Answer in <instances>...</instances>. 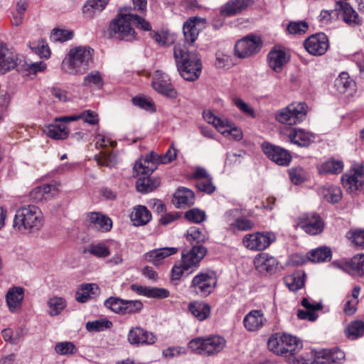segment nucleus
<instances>
[{
	"label": "nucleus",
	"mask_w": 364,
	"mask_h": 364,
	"mask_svg": "<svg viewBox=\"0 0 364 364\" xmlns=\"http://www.w3.org/2000/svg\"><path fill=\"white\" fill-rule=\"evenodd\" d=\"M206 253L207 249L203 245H194L190 251L182 253L181 264L186 270H193L198 267Z\"/></svg>",
	"instance_id": "15"
},
{
	"label": "nucleus",
	"mask_w": 364,
	"mask_h": 364,
	"mask_svg": "<svg viewBox=\"0 0 364 364\" xmlns=\"http://www.w3.org/2000/svg\"><path fill=\"white\" fill-rule=\"evenodd\" d=\"M100 292V287L95 283L81 284L75 294V299L78 302L85 303L92 296L98 295Z\"/></svg>",
	"instance_id": "28"
},
{
	"label": "nucleus",
	"mask_w": 364,
	"mask_h": 364,
	"mask_svg": "<svg viewBox=\"0 0 364 364\" xmlns=\"http://www.w3.org/2000/svg\"><path fill=\"white\" fill-rule=\"evenodd\" d=\"M205 213L199 209L193 208L187 211L185 217L187 220L195 223H200L205 220Z\"/></svg>",
	"instance_id": "61"
},
{
	"label": "nucleus",
	"mask_w": 364,
	"mask_h": 364,
	"mask_svg": "<svg viewBox=\"0 0 364 364\" xmlns=\"http://www.w3.org/2000/svg\"><path fill=\"white\" fill-rule=\"evenodd\" d=\"M73 37V32L70 30L54 28L50 34V41L55 43H63L71 40Z\"/></svg>",
	"instance_id": "52"
},
{
	"label": "nucleus",
	"mask_w": 364,
	"mask_h": 364,
	"mask_svg": "<svg viewBox=\"0 0 364 364\" xmlns=\"http://www.w3.org/2000/svg\"><path fill=\"white\" fill-rule=\"evenodd\" d=\"M30 48L41 58H48L50 56V50L44 40H41L38 43H31Z\"/></svg>",
	"instance_id": "54"
},
{
	"label": "nucleus",
	"mask_w": 364,
	"mask_h": 364,
	"mask_svg": "<svg viewBox=\"0 0 364 364\" xmlns=\"http://www.w3.org/2000/svg\"><path fill=\"white\" fill-rule=\"evenodd\" d=\"M43 215L41 209L34 205H23L19 208L14 218V228L20 231L34 232L43 225Z\"/></svg>",
	"instance_id": "4"
},
{
	"label": "nucleus",
	"mask_w": 364,
	"mask_h": 364,
	"mask_svg": "<svg viewBox=\"0 0 364 364\" xmlns=\"http://www.w3.org/2000/svg\"><path fill=\"white\" fill-rule=\"evenodd\" d=\"M95 141L97 148H107L108 146L113 148L117 144L116 141L112 139L109 136L103 134H97Z\"/></svg>",
	"instance_id": "62"
},
{
	"label": "nucleus",
	"mask_w": 364,
	"mask_h": 364,
	"mask_svg": "<svg viewBox=\"0 0 364 364\" xmlns=\"http://www.w3.org/2000/svg\"><path fill=\"white\" fill-rule=\"evenodd\" d=\"M130 219L135 226L144 225L151 220V214L146 207L137 205L133 208Z\"/></svg>",
	"instance_id": "31"
},
{
	"label": "nucleus",
	"mask_w": 364,
	"mask_h": 364,
	"mask_svg": "<svg viewBox=\"0 0 364 364\" xmlns=\"http://www.w3.org/2000/svg\"><path fill=\"white\" fill-rule=\"evenodd\" d=\"M204 119L212 124L222 134L230 136L235 140H240L243 137L242 130L224 116H218L210 110H205L203 113Z\"/></svg>",
	"instance_id": "6"
},
{
	"label": "nucleus",
	"mask_w": 364,
	"mask_h": 364,
	"mask_svg": "<svg viewBox=\"0 0 364 364\" xmlns=\"http://www.w3.org/2000/svg\"><path fill=\"white\" fill-rule=\"evenodd\" d=\"M217 278L213 272H203L196 274L190 284V288L199 296H207L215 289Z\"/></svg>",
	"instance_id": "7"
},
{
	"label": "nucleus",
	"mask_w": 364,
	"mask_h": 364,
	"mask_svg": "<svg viewBox=\"0 0 364 364\" xmlns=\"http://www.w3.org/2000/svg\"><path fill=\"white\" fill-rule=\"evenodd\" d=\"M131 8H120L117 16L110 23V30L119 38L132 41L136 33L132 24L134 23L137 28L144 31H150L151 27L144 18L130 13Z\"/></svg>",
	"instance_id": "2"
},
{
	"label": "nucleus",
	"mask_w": 364,
	"mask_h": 364,
	"mask_svg": "<svg viewBox=\"0 0 364 364\" xmlns=\"http://www.w3.org/2000/svg\"><path fill=\"white\" fill-rule=\"evenodd\" d=\"M225 346L226 340L218 335L197 337L188 343V348L192 352L207 356L219 353L225 348Z\"/></svg>",
	"instance_id": "5"
},
{
	"label": "nucleus",
	"mask_w": 364,
	"mask_h": 364,
	"mask_svg": "<svg viewBox=\"0 0 364 364\" xmlns=\"http://www.w3.org/2000/svg\"><path fill=\"white\" fill-rule=\"evenodd\" d=\"M304 272H297L286 277L284 282L290 291H295L303 287L304 284Z\"/></svg>",
	"instance_id": "41"
},
{
	"label": "nucleus",
	"mask_w": 364,
	"mask_h": 364,
	"mask_svg": "<svg viewBox=\"0 0 364 364\" xmlns=\"http://www.w3.org/2000/svg\"><path fill=\"white\" fill-rule=\"evenodd\" d=\"M95 160L100 166L112 167L117 163L115 156L107 151H101L95 156Z\"/></svg>",
	"instance_id": "55"
},
{
	"label": "nucleus",
	"mask_w": 364,
	"mask_h": 364,
	"mask_svg": "<svg viewBox=\"0 0 364 364\" xmlns=\"http://www.w3.org/2000/svg\"><path fill=\"white\" fill-rule=\"evenodd\" d=\"M282 334L285 354L289 353L291 355H294L301 350L303 348V343L299 338L291 334Z\"/></svg>",
	"instance_id": "35"
},
{
	"label": "nucleus",
	"mask_w": 364,
	"mask_h": 364,
	"mask_svg": "<svg viewBox=\"0 0 364 364\" xmlns=\"http://www.w3.org/2000/svg\"><path fill=\"white\" fill-rule=\"evenodd\" d=\"M104 82L101 73L98 71H92L88 73L83 80L82 85L85 87L95 86L97 88H102Z\"/></svg>",
	"instance_id": "50"
},
{
	"label": "nucleus",
	"mask_w": 364,
	"mask_h": 364,
	"mask_svg": "<svg viewBox=\"0 0 364 364\" xmlns=\"http://www.w3.org/2000/svg\"><path fill=\"white\" fill-rule=\"evenodd\" d=\"M249 4V0L230 1L223 6L220 13L224 16H233L246 9Z\"/></svg>",
	"instance_id": "33"
},
{
	"label": "nucleus",
	"mask_w": 364,
	"mask_h": 364,
	"mask_svg": "<svg viewBox=\"0 0 364 364\" xmlns=\"http://www.w3.org/2000/svg\"><path fill=\"white\" fill-rule=\"evenodd\" d=\"M55 351L60 355H72L77 353V348L70 341H63L56 343Z\"/></svg>",
	"instance_id": "49"
},
{
	"label": "nucleus",
	"mask_w": 364,
	"mask_h": 364,
	"mask_svg": "<svg viewBox=\"0 0 364 364\" xmlns=\"http://www.w3.org/2000/svg\"><path fill=\"white\" fill-rule=\"evenodd\" d=\"M275 240L276 236L272 232H256L245 235L242 244L248 250L262 251Z\"/></svg>",
	"instance_id": "8"
},
{
	"label": "nucleus",
	"mask_w": 364,
	"mask_h": 364,
	"mask_svg": "<svg viewBox=\"0 0 364 364\" xmlns=\"http://www.w3.org/2000/svg\"><path fill=\"white\" fill-rule=\"evenodd\" d=\"M308 27L306 21L290 22L288 24L287 31L291 34H301L305 33Z\"/></svg>",
	"instance_id": "63"
},
{
	"label": "nucleus",
	"mask_w": 364,
	"mask_h": 364,
	"mask_svg": "<svg viewBox=\"0 0 364 364\" xmlns=\"http://www.w3.org/2000/svg\"><path fill=\"white\" fill-rule=\"evenodd\" d=\"M188 311L199 321H203L210 317L211 309L208 303L193 301L188 304Z\"/></svg>",
	"instance_id": "27"
},
{
	"label": "nucleus",
	"mask_w": 364,
	"mask_h": 364,
	"mask_svg": "<svg viewBox=\"0 0 364 364\" xmlns=\"http://www.w3.org/2000/svg\"><path fill=\"white\" fill-rule=\"evenodd\" d=\"M93 50L88 46L71 48L62 62L63 70L70 75H82L92 62Z\"/></svg>",
	"instance_id": "3"
},
{
	"label": "nucleus",
	"mask_w": 364,
	"mask_h": 364,
	"mask_svg": "<svg viewBox=\"0 0 364 364\" xmlns=\"http://www.w3.org/2000/svg\"><path fill=\"white\" fill-rule=\"evenodd\" d=\"M342 182L344 187L349 191L358 190L364 182L363 169L360 168L350 170L348 173L342 176Z\"/></svg>",
	"instance_id": "20"
},
{
	"label": "nucleus",
	"mask_w": 364,
	"mask_h": 364,
	"mask_svg": "<svg viewBox=\"0 0 364 364\" xmlns=\"http://www.w3.org/2000/svg\"><path fill=\"white\" fill-rule=\"evenodd\" d=\"M160 179L156 177H141L136 181V189L141 193H149L159 186Z\"/></svg>",
	"instance_id": "37"
},
{
	"label": "nucleus",
	"mask_w": 364,
	"mask_h": 364,
	"mask_svg": "<svg viewBox=\"0 0 364 364\" xmlns=\"http://www.w3.org/2000/svg\"><path fill=\"white\" fill-rule=\"evenodd\" d=\"M306 51L312 55H322L329 47L328 39L323 33L311 36L304 42Z\"/></svg>",
	"instance_id": "14"
},
{
	"label": "nucleus",
	"mask_w": 364,
	"mask_h": 364,
	"mask_svg": "<svg viewBox=\"0 0 364 364\" xmlns=\"http://www.w3.org/2000/svg\"><path fill=\"white\" fill-rule=\"evenodd\" d=\"M282 336V333H276L272 334L268 339V348L276 355H282L285 354Z\"/></svg>",
	"instance_id": "38"
},
{
	"label": "nucleus",
	"mask_w": 364,
	"mask_h": 364,
	"mask_svg": "<svg viewBox=\"0 0 364 364\" xmlns=\"http://www.w3.org/2000/svg\"><path fill=\"white\" fill-rule=\"evenodd\" d=\"M232 103L245 114L252 118H255L256 114L254 109L241 98L237 97L232 98Z\"/></svg>",
	"instance_id": "59"
},
{
	"label": "nucleus",
	"mask_w": 364,
	"mask_h": 364,
	"mask_svg": "<svg viewBox=\"0 0 364 364\" xmlns=\"http://www.w3.org/2000/svg\"><path fill=\"white\" fill-rule=\"evenodd\" d=\"M352 80L348 73H342L335 81V87L337 90L341 92H345L347 89L352 85Z\"/></svg>",
	"instance_id": "60"
},
{
	"label": "nucleus",
	"mask_w": 364,
	"mask_h": 364,
	"mask_svg": "<svg viewBox=\"0 0 364 364\" xmlns=\"http://www.w3.org/2000/svg\"><path fill=\"white\" fill-rule=\"evenodd\" d=\"M16 65V59L14 53L6 46L0 43V75H4Z\"/></svg>",
	"instance_id": "23"
},
{
	"label": "nucleus",
	"mask_w": 364,
	"mask_h": 364,
	"mask_svg": "<svg viewBox=\"0 0 364 364\" xmlns=\"http://www.w3.org/2000/svg\"><path fill=\"white\" fill-rule=\"evenodd\" d=\"M289 105V108L291 110L292 115L294 116V121H295V124L302 122L307 114L308 107L304 102H295L291 103Z\"/></svg>",
	"instance_id": "46"
},
{
	"label": "nucleus",
	"mask_w": 364,
	"mask_h": 364,
	"mask_svg": "<svg viewBox=\"0 0 364 364\" xmlns=\"http://www.w3.org/2000/svg\"><path fill=\"white\" fill-rule=\"evenodd\" d=\"M239 211L237 209L227 211L224 215L227 223V230L232 233L239 231H248L254 228L255 223L247 218L238 216Z\"/></svg>",
	"instance_id": "11"
},
{
	"label": "nucleus",
	"mask_w": 364,
	"mask_h": 364,
	"mask_svg": "<svg viewBox=\"0 0 364 364\" xmlns=\"http://www.w3.org/2000/svg\"><path fill=\"white\" fill-rule=\"evenodd\" d=\"M48 136L54 139H64L68 136L67 127L65 125L50 124L45 129Z\"/></svg>",
	"instance_id": "43"
},
{
	"label": "nucleus",
	"mask_w": 364,
	"mask_h": 364,
	"mask_svg": "<svg viewBox=\"0 0 364 364\" xmlns=\"http://www.w3.org/2000/svg\"><path fill=\"white\" fill-rule=\"evenodd\" d=\"M1 336L5 341L9 342L12 345H16L23 337V332L20 328L15 331L11 328H6L1 331Z\"/></svg>",
	"instance_id": "51"
},
{
	"label": "nucleus",
	"mask_w": 364,
	"mask_h": 364,
	"mask_svg": "<svg viewBox=\"0 0 364 364\" xmlns=\"http://www.w3.org/2000/svg\"><path fill=\"white\" fill-rule=\"evenodd\" d=\"M87 220L95 229L102 232L109 231L112 226L111 219L99 213H90Z\"/></svg>",
	"instance_id": "32"
},
{
	"label": "nucleus",
	"mask_w": 364,
	"mask_h": 364,
	"mask_svg": "<svg viewBox=\"0 0 364 364\" xmlns=\"http://www.w3.org/2000/svg\"><path fill=\"white\" fill-rule=\"evenodd\" d=\"M109 1V0H88L82 8V13L87 18H92L105 9Z\"/></svg>",
	"instance_id": "30"
},
{
	"label": "nucleus",
	"mask_w": 364,
	"mask_h": 364,
	"mask_svg": "<svg viewBox=\"0 0 364 364\" xmlns=\"http://www.w3.org/2000/svg\"><path fill=\"white\" fill-rule=\"evenodd\" d=\"M291 110L292 109L289 108V105L279 109L276 114V119L277 122L282 124L294 125L295 121H294Z\"/></svg>",
	"instance_id": "56"
},
{
	"label": "nucleus",
	"mask_w": 364,
	"mask_h": 364,
	"mask_svg": "<svg viewBox=\"0 0 364 364\" xmlns=\"http://www.w3.org/2000/svg\"><path fill=\"white\" fill-rule=\"evenodd\" d=\"M343 168V162L338 160H328L318 167L320 174H338Z\"/></svg>",
	"instance_id": "39"
},
{
	"label": "nucleus",
	"mask_w": 364,
	"mask_h": 364,
	"mask_svg": "<svg viewBox=\"0 0 364 364\" xmlns=\"http://www.w3.org/2000/svg\"><path fill=\"white\" fill-rule=\"evenodd\" d=\"M85 252L97 258H105L110 255L109 247L104 242L92 243L87 246Z\"/></svg>",
	"instance_id": "40"
},
{
	"label": "nucleus",
	"mask_w": 364,
	"mask_h": 364,
	"mask_svg": "<svg viewBox=\"0 0 364 364\" xmlns=\"http://www.w3.org/2000/svg\"><path fill=\"white\" fill-rule=\"evenodd\" d=\"M262 46V41L260 37L249 35L237 41L235 43V54L241 58H248L258 53Z\"/></svg>",
	"instance_id": "9"
},
{
	"label": "nucleus",
	"mask_w": 364,
	"mask_h": 364,
	"mask_svg": "<svg viewBox=\"0 0 364 364\" xmlns=\"http://www.w3.org/2000/svg\"><path fill=\"white\" fill-rule=\"evenodd\" d=\"M127 340L132 345L144 346L155 343L157 338L151 332L141 327H133L128 333Z\"/></svg>",
	"instance_id": "17"
},
{
	"label": "nucleus",
	"mask_w": 364,
	"mask_h": 364,
	"mask_svg": "<svg viewBox=\"0 0 364 364\" xmlns=\"http://www.w3.org/2000/svg\"><path fill=\"white\" fill-rule=\"evenodd\" d=\"M254 265L260 273H271L277 268L278 262L275 257L267 253H260L254 259Z\"/></svg>",
	"instance_id": "22"
},
{
	"label": "nucleus",
	"mask_w": 364,
	"mask_h": 364,
	"mask_svg": "<svg viewBox=\"0 0 364 364\" xmlns=\"http://www.w3.org/2000/svg\"><path fill=\"white\" fill-rule=\"evenodd\" d=\"M195 200L193 191L186 188H179L174 194V203L177 208H186L193 205Z\"/></svg>",
	"instance_id": "29"
},
{
	"label": "nucleus",
	"mask_w": 364,
	"mask_h": 364,
	"mask_svg": "<svg viewBox=\"0 0 364 364\" xmlns=\"http://www.w3.org/2000/svg\"><path fill=\"white\" fill-rule=\"evenodd\" d=\"M131 289L138 294L143 295L148 298L164 299L169 296V291L164 288L150 287L133 284Z\"/></svg>",
	"instance_id": "26"
},
{
	"label": "nucleus",
	"mask_w": 364,
	"mask_h": 364,
	"mask_svg": "<svg viewBox=\"0 0 364 364\" xmlns=\"http://www.w3.org/2000/svg\"><path fill=\"white\" fill-rule=\"evenodd\" d=\"M124 303V299L111 296L105 301L104 304L113 312L123 315Z\"/></svg>",
	"instance_id": "57"
},
{
	"label": "nucleus",
	"mask_w": 364,
	"mask_h": 364,
	"mask_svg": "<svg viewBox=\"0 0 364 364\" xmlns=\"http://www.w3.org/2000/svg\"><path fill=\"white\" fill-rule=\"evenodd\" d=\"M346 336L350 340H355L364 333V322L355 321L350 323L345 331Z\"/></svg>",
	"instance_id": "48"
},
{
	"label": "nucleus",
	"mask_w": 364,
	"mask_h": 364,
	"mask_svg": "<svg viewBox=\"0 0 364 364\" xmlns=\"http://www.w3.org/2000/svg\"><path fill=\"white\" fill-rule=\"evenodd\" d=\"M321 193L327 201L333 203H338L342 198L341 188L335 186L322 188Z\"/></svg>",
	"instance_id": "45"
},
{
	"label": "nucleus",
	"mask_w": 364,
	"mask_h": 364,
	"mask_svg": "<svg viewBox=\"0 0 364 364\" xmlns=\"http://www.w3.org/2000/svg\"><path fill=\"white\" fill-rule=\"evenodd\" d=\"M289 141L299 146H307L314 141V135L301 129H291L287 134Z\"/></svg>",
	"instance_id": "25"
},
{
	"label": "nucleus",
	"mask_w": 364,
	"mask_h": 364,
	"mask_svg": "<svg viewBox=\"0 0 364 364\" xmlns=\"http://www.w3.org/2000/svg\"><path fill=\"white\" fill-rule=\"evenodd\" d=\"M178 252L176 247H163L155 249L146 252L144 255V259L152 263L155 266L161 264L164 260Z\"/></svg>",
	"instance_id": "24"
},
{
	"label": "nucleus",
	"mask_w": 364,
	"mask_h": 364,
	"mask_svg": "<svg viewBox=\"0 0 364 364\" xmlns=\"http://www.w3.org/2000/svg\"><path fill=\"white\" fill-rule=\"evenodd\" d=\"M262 147L264 154L278 165L287 166L289 164L291 156L286 149L267 142H264Z\"/></svg>",
	"instance_id": "16"
},
{
	"label": "nucleus",
	"mask_w": 364,
	"mask_h": 364,
	"mask_svg": "<svg viewBox=\"0 0 364 364\" xmlns=\"http://www.w3.org/2000/svg\"><path fill=\"white\" fill-rule=\"evenodd\" d=\"M267 320L260 310L250 311L243 319V324L247 331L253 332L262 328Z\"/></svg>",
	"instance_id": "21"
},
{
	"label": "nucleus",
	"mask_w": 364,
	"mask_h": 364,
	"mask_svg": "<svg viewBox=\"0 0 364 364\" xmlns=\"http://www.w3.org/2000/svg\"><path fill=\"white\" fill-rule=\"evenodd\" d=\"M151 86L158 93L166 97L175 99L178 96V92L168 75L161 70H156L154 73Z\"/></svg>",
	"instance_id": "10"
},
{
	"label": "nucleus",
	"mask_w": 364,
	"mask_h": 364,
	"mask_svg": "<svg viewBox=\"0 0 364 364\" xmlns=\"http://www.w3.org/2000/svg\"><path fill=\"white\" fill-rule=\"evenodd\" d=\"M290 59L289 51L283 47L274 46L267 55L268 65L274 72L279 73Z\"/></svg>",
	"instance_id": "13"
},
{
	"label": "nucleus",
	"mask_w": 364,
	"mask_h": 364,
	"mask_svg": "<svg viewBox=\"0 0 364 364\" xmlns=\"http://www.w3.org/2000/svg\"><path fill=\"white\" fill-rule=\"evenodd\" d=\"M112 326V323L107 318L88 321L86 323V328L88 331H103L110 328Z\"/></svg>",
	"instance_id": "53"
},
{
	"label": "nucleus",
	"mask_w": 364,
	"mask_h": 364,
	"mask_svg": "<svg viewBox=\"0 0 364 364\" xmlns=\"http://www.w3.org/2000/svg\"><path fill=\"white\" fill-rule=\"evenodd\" d=\"M337 4L340 5V8L343 13V19L346 23L349 24H358L360 23L358 14L348 3L338 1Z\"/></svg>",
	"instance_id": "42"
},
{
	"label": "nucleus",
	"mask_w": 364,
	"mask_h": 364,
	"mask_svg": "<svg viewBox=\"0 0 364 364\" xmlns=\"http://www.w3.org/2000/svg\"><path fill=\"white\" fill-rule=\"evenodd\" d=\"M134 169L138 175L151 174L155 169V164L152 156L147 155L145 157L140 158L139 161L136 162Z\"/></svg>",
	"instance_id": "36"
},
{
	"label": "nucleus",
	"mask_w": 364,
	"mask_h": 364,
	"mask_svg": "<svg viewBox=\"0 0 364 364\" xmlns=\"http://www.w3.org/2000/svg\"><path fill=\"white\" fill-rule=\"evenodd\" d=\"M186 238L191 243H196V245H200V243L205 242L208 237L206 233L198 228L191 227L186 231Z\"/></svg>",
	"instance_id": "44"
},
{
	"label": "nucleus",
	"mask_w": 364,
	"mask_h": 364,
	"mask_svg": "<svg viewBox=\"0 0 364 364\" xmlns=\"http://www.w3.org/2000/svg\"><path fill=\"white\" fill-rule=\"evenodd\" d=\"M204 19L193 17L184 23L183 33V44L178 43L174 46V58L177 69L183 78L187 81H195L201 73L202 63L199 54L191 50L201 29Z\"/></svg>",
	"instance_id": "1"
},
{
	"label": "nucleus",
	"mask_w": 364,
	"mask_h": 364,
	"mask_svg": "<svg viewBox=\"0 0 364 364\" xmlns=\"http://www.w3.org/2000/svg\"><path fill=\"white\" fill-rule=\"evenodd\" d=\"M348 237L355 245L364 248V230H356L348 233Z\"/></svg>",
	"instance_id": "64"
},
{
	"label": "nucleus",
	"mask_w": 364,
	"mask_h": 364,
	"mask_svg": "<svg viewBox=\"0 0 364 364\" xmlns=\"http://www.w3.org/2000/svg\"><path fill=\"white\" fill-rule=\"evenodd\" d=\"M143 307L144 305L139 300H124L123 315L139 313Z\"/></svg>",
	"instance_id": "58"
},
{
	"label": "nucleus",
	"mask_w": 364,
	"mask_h": 364,
	"mask_svg": "<svg viewBox=\"0 0 364 364\" xmlns=\"http://www.w3.org/2000/svg\"><path fill=\"white\" fill-rule=\"evenodd\" d=\"M48 314L50 316L60 315L67 306V301L64 297L53 295L48 298L46 302Z\"/></svg>",
	"instance_id": "34"
},
{
	"label": "nucleus",
	"mask_w": 364,
	"mask_h": 364,
	"mask_svg": "<svg viewBox=\"0 0 364 364\" xmlns=\"http://www.w3.org/2000/svg\"><path fill=\"white\" fill-rule=\"evenodd\" d=\"M331 257V250L327 247H319L308 253V259L312 262H323Z\"/></svg>",
	"instance_id": "47"
},
{
	"label": "nucleus",
	"mask_w": 364,
	"mask_h": 364,
	"mask_svg": "<svg viewBox=\"0 0 364 364\" xmlns=\"http://www.w3.org/2000/svg\"><path fill=\"white\" fill-rule=\"evenodd\" d=\"M333 266L350 274L363 275L364 274V255H357L350 262H334Z\"/></svg>",
	"instance_id": "18"
},
{
	"label": "nucleus",
	"mask_w": 364,
	"mask_h": 364,
	"mask_svg": "<svg viewBox=\"0 0 364 364\" xmlns=\"http://www.w3.org/2000/svg\"><path fill=\"white\" fill-rule=\"evenodd\" d=\"M297 225L311 235L320 234L324 228V223L316 213H304L298 218Z\"/></svg>",
	"instance_id": "12"
},
{
	"label": "nucleus",
	"mask_w": 364,
	"mask_h": 364,
	"mask_svg": "<svg viewBox=\"0 0 364 364\" xmlns=\"http://www.w3.org/2000/svg\"><path fill=\"white\" fill-rule=\"evenodd\" d=\"M5 297L9 311L11 313L19 312L24 298V289L21 287H12L8 290Z\"/></svg>",
	"instance_id": "19"
}]
</instances>
